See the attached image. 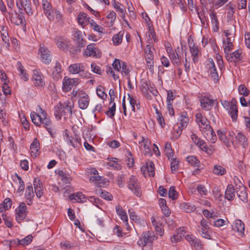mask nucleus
I'll return each mask as SVG.
<instances>
[{"mask_svg": "<svg viewBox=\"0 0 250 250\" xmlns=\"http://www.w3.org/2000/svg\"><path fill=\"white\" fill-rule=\"evenodd\" d=\"M182 59L185 60V62H184V67H185V70L187 73H188L190 71V62L188 61L187 58V52L185 51V52H182Z\"/></svg>", "mask_w": 250, "mask_h": 250, "instance_id": "nucleus-55", "label": "nucleus"}, {"mask_svg": "<svg viewBox=\"0 0 250 250\" xmlns=\"http://www.w3.org/2000/svg\"><path fill=\"white\" fill-rule=\"evenodd\" d=\"M182 238V232L181 230H178L175 234H174L171 238L173 242H178L180 241Z\"/></svg>", "mask_w": 250, "mask_h": 250, "instance_id": "nucleus-60", "label": "nucleus"}, {"mask_svg": "<svg viewBox=\"0 0 250 250\" xmlns=\"http://www.w3.org/2000/svg\"><path fill=\"white\" fill-rule=\"evenodd\" d=\"M187 160L193 167H198L199 166L200 161L194 156L187 157Z\"/></svg>", "mask_w": 250, "mask_h": 250, "instance_id": "nucleus-53", "label": "nucleus"}, {"mask_svg": "<svg viewBox=\"0 0 250 250\" xmlns=\"http://www.w3.org/2000/svg\"><path fill=\"white\" fill-rule=\"evenodd\" d=\"M16 67L17 70L20 72L19 76L21 79L23 80L24 81H28L29 79V75L20 62H17Z\"/></svg>", "mask_w": 250, "mask_h": 250, "instance_id": "nucleus-29", "label": "nucleus"}, {"mask_svg": "<svg viewBox=\"0 0 250 250\" xmlns=\"http://www.w3.org/2000/svg\"><path fill=\"white\" fill-rule=\"evenodd\" d=\"M32 79L34 85L36 86L41 87L45 85L44 77L40 71L36 69L33 71Z\"/></svg>", "mask_w": 250, "mask_h": 250, "instance_id": "nucleus-15", "label": "nucleus"}, {"mask_svg": "<svg viewBox=\"0 0 250 250\" xmlns=\"http://www.w3.org/2000/svg\"><path fill=\"white\" fill-rule=\"evenodd\" d=\"M167 108L170 109V107H172V104L171 101H172L174 99V96L173 95V92L171 90H168L167 92Z\"/></svg>", "mask_w": 250, "mask_h": 250, "instance_id": "nucleus-58", "label": "nucleus"}, {"mask_svg": "<svg viewBox=\"0 0 250 250\" xmlns=\"http://www.w3.org/2000/svg\"><path fill=\"white\" fill-rule=\"evenodd\" d=\"M71 200H75L78 202H84L86 201V198L82 192H78L69 196Z\"/></svg>", "mask_w": 250, "mask_h": 250, "instance_id": "nucleus-43", "label": "nucleus"}, {"mask_svg": "<svg viewBox=\"0 0 250 250\" xmlns=\"http://www.w3.org/2000/svg\"><path fill=\"white\" fill-rule=\"evenodd\" d=\"M88 200L95 206L100 208V205H102V201L98 198H96L94 196H90L88 197Z\"/></svg>", "mask_w": 250, "mask_h": 250, "instance_id": "nucleus-61", "label": "nucleus"}, {"mask_svg": "<svg viewBox=\"0 0 250 250\" xmlns=\"http://www.w3.org/2000/svg\"><path fill=\"white\" fill-rule=\"evenodd\" d=\"M231 141L233 146L236 147L241 146L243 148H246L249 145L247 138L241 132L238 133L235 136V139Z\"/></svg>", "mask_w": 250, "mask_h": 250, "instance_id": "nucleus-8", "label": "nucleus"}, {"mask_svg": "<svg viewBox=\"0 0 250 250\" xmlns=\"http://www.w3.org/2000/svg\"><path fill=\"white\" fill-rule=\"evenodd\" d=\"M186 239L189 243L190 245L196 250H201L203 249V244L201 241L192 235H187Z\"/></svg>", "mask_w": 250, "mask_h": 250, "instance_id": "nucleus-20", "label": "nucleus"}, {"mask_svg": "<svg viewBox=\"0 0 250 250\" xmlns=\"http://www.w3.org/2000/svg\"><path fill=\"white\" fill-rule=\"evenodd\" d=\"M213 173L217 175H223L226 173L225 168L220 165H215L213 167Z\"/></svg>", "mask_w": 250, "mask_h": 250, "instance_id": "nucleus-52", "label": "nucleus"}, {"mask_svg": "<svg viewBox=\"0 0 250 250\" xmlns=\"http://www.w3.org/2000/svg\"><path fill=\"white\" fill-rule=\"evenodd\" d=\"M156 239V237L153 232L146 231L142 234L137 242V244L140 247H144L146 245L151 244Z\"/></svg>", "mask_w": 250, "mask_h": 250, "instance_id": "nucleus-5", "label": "nucleus"}, {"mask_svg": "<svg viewBox=\"0 0 250 250\" xmlns=\"http://www.w3.org/2000/svg\"><path fill=\"white\" fill-rule=\"evenodd\" d=\"M127 187L138 197L142 195V191L138 179L136 176L131 175L127 182Z\"/></svg>", "mask_w": 250, "mask_h": 250, "instance_id": "nucleus-6", "label": "nucleus"}, {"mask_svg": "<svg viewBox=\"0 0 250 250\" xmlns=\"http://www.w3.org/2000/svg\"><path fill=\"white\" fill-rule=\"evenodd\" d=\"M90 102L89 97L84 91L81 90L78 92V105L82 109L87 108Z\"/></svg>", "mask_w": 250, "mask_h": 250, "instance_id": "nucleus-9", "label": "nucleus"}, {"mask_svg": "<svg viewBox=\"0 0 250 250\" xmlns=\"http://www.w3.org/2000/svg\"><path fill=\"white\" fill-rule=\"evenodd\" d=\"M189 47L190 52L192 57V60L194 63L198 61L199 55V49L197 46H195L194 43H189Z\"/></svg>", "mask_w": 250, "mask_h": 250, "instance_id": "nucleus-30", "label": "nucleus"}, {"mask_svg": "<svg viewBox=\"0 0 250 250\" xmlns=\"http://www.w3.org/2000/svg\"><path fill=\"white\" fill-rule=\"evenodd\" d=\"M83 55L86 57L100 58L101 56V53L96 47L95 44L91 43L87 46L86 49L83 52Z\"/></svg>", "mask_w": 250, "mask_h": 250, "instance_id": "nucleus-10", "label": "nucleus"}, {"mask_svg": "<svg viewBox=\"0 0 250 250\" xmlns=\"http://www.w3.org/2000/svg\"><path fill=\"white\" fill-rule=\"evenodd\" d=\"M88 18L85 13L80 14L78 17V21L80 24L84 27L87 23V21L89 19Z\"/></svg>", "mask_w": 250, "mask_h": 250, "instance_id": "nucleus-50", "label": "nucleus"}, {"mask_svg": "<svg viewBox=\"0 0 250 250\" xmlns=\"http://www.w3.org/2000/svg\"><path fill=\"white\" fill-rule=\"evenodd\" d=\"M225 198L229 201H232L235 196V189L232 185H228L225 191Z\"/></svg>", "mask_w": 250, "mask_h": 250, "instance_id": "nucleus-31", "label": "nucleus"}, {"mask_svg": "<svg viewBox=\"0 0 250 250\" xmlns=\"http://www.w3.org/2000/svg\"><path fill=\"white\" fill-rule=\"evenodd\" d=\"M128 99L129 100V104L131 106L132 110L134 112H135V105H136L137 108H139L136 98L131 96L129 94H128Z\"/></svg>", "mask_w": 250, "mask_h": 250, "instance_id": "nucleus-57", "label": "nucleus"}, {"mask_svg": "<svg viewBox=\"0 0 250 250\" xmlns=\"http://www.w3.org/2000/svg\"><path fill=\"white\" fill-rule=\"evenodd\" d=\"M209 16L212 24L213 30L215 32L219 31V21L216 13L212 11L209 13Z\"/></svg>", "mask_w": 250, "mask_h": 250, "instance_id": "nucleus-35", "label": "nucleus"}, {"mask_svg": "<svg viewBox=\"0 0 250 250\" xmlns=\"http://www.w3.org/2000/svg\"><path fill=\"white\" fill-rule=\"evenodd\" d=\"M80 83L78 78H70L67 76L63 78L62 81V90L64 92L70 91L73 86H76Z\"/></svg>", "mask_w": 250, "mask_h": 250, "instance_id": "nucleus-7", "label": "nucleus"}, {"mask_svg": "<svg viewBox=\"0 0 250 250\" xmlns=\"http://www.w3.org/2000/svg\"><path fill=\"white\" fill-rule=\"evenodd\" d=\"M191 139L193 142L199 147H202V146L204 145L205 142L199 139L197 136L195 134L193 133L191 134Z\"/></svg>", "mask_w": 250, "mask_h": 250, "instance_id": "nucleus-54", "label": "nucleus"}, {"mask_svg": "<svg viewBox=\"0 0 250 250\" xmlns=\"http://www.w3.org/2000/svg\"><path fill=\"white\" fill-rule=\"evenodd\" d=\"M154 48L150 44L146 45L144 49V58L146 63L151 73L154 72Z\"/></svg>", "mask_w": 250, "mask_h": 250, "instance_id": "nucleus-2", "label": "nucleus"}, {"mask_svg": "<svg viewBox=\"0 0 250 250\" xmlns=\"http://www.w3.org/2000/svg\"><path fill=\"white\" fill-rule=\"evenodd\" d=\"M165 152L168 159H172L173 156V152L172 150L171 145L168 142H167L165 144Z\"/></svg>", "mask_w": 250, "mask_h": 250, "instance_id": "nucleus-51", "label": "nucleus"}, {"mask_svg": "<svg viewBox=\"0 0 250 250\" xmlns=\"http://www.w3.org/2000/svg\"><path fill=\"white\" fill-rule=\"evenodd\" d=\"M34 186L37 197L40 198L43 194V190L41 181L35 178L34 181Z\"/></svg>", "mask_w": 250, "mask_h": 250, "instance_id": "nucleus-27", "label": "nucleus"}, {"mask_svg": "<svg viewBox=\"0 0 250 250\" xmlns=\"http://www.w3.org/2000/svg\"><path fill=\"white\" fill-rule=\"evenodd\" d=\"M11 21L15 24L19 25L24 24L25 20L22 14H16L14 16H12Z\"/></svg>", "mask_w": 250, "mask_h": 250, "instance_id": "nucleus-40", "label": "nucleus"}, {"mask_svg": "<svg viewBox=\"0 0 250 250\" xmlns=\"http://www.w3.org/2000/svg\"><path fill=\"white\" fill-rule=\"evenodd\" d=\"M34 196V193L33 187L30 184L27 187L25 190V198L27 205H30L32 204V200Z\"/></svg>", "mask_w": 250, "mask_h": 250, "instance_id": "nucleus-33", "label": "nucleus"}, {"mask_svg": "<svg viewBox=\"0 0 250 250\" xmlns=\"http://www.w3.org/2000/svg\"><path fill=\"white\" fill-rule=\"evenodd\" d=\"M112 3L116 10L120 12L122 14L121 15V18H124L125 15V6L119 2L116 1L115 0H112Z\"/></svg>", "mask_w": 250, "mask_h": 250, "instance_id": "nucleus-38", "label": "nucleus"}, {"mask_svg": "<svg viewBox=\"0 0 250 250\" xmlns=\"http://www.w3.org/2000/svg\"><path fill=\"white\" fill-rule=\"evenodd\" d=\"M207 67L210 73L211 77L214 81H218L219 79V75L217 71L216 67L213 60L211 58L208 60Z\"/></svg>", "mask_w": 250, "mask_h": 250, "instance_id": "nucleus-18", "label": "nucleus"}, {"mask_svg": "<svg viewBox=\"0 0 250 250\" xmlns=\"http://www.w3.org/2000/svg\"><path fill=\"white\" fill-rule=\"evenodd\" d=\"M197 231L203 237L208 239H211L210 228L208 225V221L204 218L201 219L200 224L197 226Z\"/></svg>", "mask_w": 250, "mask_h": 250, "instance_id": "nucleus-4", "label": "nucleus"}, {"mask_svg": "<svg viewBox=\"0 0 250 250\" xmlns=\"http://www.w3.org/2000/svg\"><path fill=\"white\" fill-rule=\"evenodd\" d=\"M42 8L44 13L50 21L54 20V13L52 7L47 0H42Z\"/></svg>", "mask_w": 250, "mask_h": 250, "instance_id": "nucleus-14", "label": "nucleus"}, {"mask_svg": "<svg viewBox=\"0 0 250 250\" xmlns=\"http://www.w3.org/2000/svg\"><path fill=\"white\" fill-rule=\"evenodd\" d=\"M232 230L237 232L240 236L242 237L244 235L245 225L244 223L239 219L236 220L232 226Z\"/></svg>", "mask_w": 250, "mask_h": 250, "instance_id": "nucleus-21", "label": "nucleus"}, {"mask_svg": "<svg viewBox=\"0 0 250 250\" xmlns=\"http://www.w3.org/2000/svg\"><path fill=\"white\" fill-rule=\"evenodd\" d=\"M195 117L196 121L202 133L205 131L204 130H207L211 128V126L208 124L207 119L203 117L201 113H197L195 115Z\"/></svg>", "mask_w": 250, "mask_h": 250, "instance_id": "nucleus-11", "label": "nucleus"}, {"mask_svg": "<svg viewBox=\"0 0 250 250\" xmlns=\"http://www.w3.org/2000/svg\"><path fill=\"white\" fill-rule=\"evenodd\" d=\"M124 34V31H121L118 33L113 36L112 41L115 45H119L122 43Z\"/></svg>", "mask_w": 250, "mask_h": 250, "instance_id": "nucleus-45", "label": "nucleus"}, {"mask_svg": "<svg viewBox=\"0 0 250 250\" xmlns=\"http://www.w3.org/2000/svg\"><path fill=\"white\" fill-rule=\"evenodd\" d=\"M27 208L24 203H20L19 207L16 209V219L18 223L23 220L27 215Z\"/></svg>", "mask_w": 250, "mask_h": 250, "instance_id": "nucleus-13", "label": "nucleus"}, {"mask_svg": "<svg viewBox=\"0 0 250 250\" xmlns=\"http://www.w3.org/2000/svg\"><path fill=\"white\" fill-rule=\"evenodd\" d=\"M95 192L97 195H99L103 199L108 201H111L113 197L111 194L105 190H103L101 188H97Z\"/></svg>", "mask_w": 250, "mask_h": 250, "instance_id": "nucleus-41", "label": "nucleus"}, {"mask_svg": "<svg viewBox=\"0 0 250 250\" xmlns=\"http://www.w3.org/2000/svg\"><path fill=\"white\" fill-rule=\"evenodd\" d=\"M155 111L157 115V120L161 126L162 127H164L165 125L164 119L162 114L159 112L157 108H156Z\"/></svg>", "mask_w": 250, "mask_h": 250, "instance_id": "nucleus-59", "label": "nucleus"}, {"mask_svg": "<svg viewBox=\"0 0 250 250\" xmlns=\"http://www.w3.org/2000/svg\"><path fill=\"white\" fill-rule=\"evenodd\" d=\"M183 208L187 212H193L196 209V207L194 205H192L190 203H183L182 205Z\"/></svg>", "mask_w": 250, "mask_h": 250, "instance_id": "nucleus-56", "label": "nucleus"}, {"mask_svg": "<svg viewBox=\"0 0 250 250\" xmlns=\"http://www.w3.org/2000/svg\"><path fill=\"white\" fill-rule=\"evenodd\" d=\"M189 122V119L187 116V114L185 113L182 114L179 118V121L177 123L178 127L182 128V129H185Z\"/></svg>", "mask_w": 250, "mask_h": 250, "instance_id": "nucleus-34", "label": "nucleus"}, {"mask_svg": "<svg viewBox=\"0 0 250 250\" xmlns=\"http://www.w3.org/2000/svg\"><path fill=\"white\" fill-rule=\"evenodd\" d=\"M217 135L221 141H222L227 147L230 146V143L229 141L226 134L222 131L218 130L217 131Z\"/></svg>", "mask_w": 250, "mask_h": 250, "instance_id": "nucleus-46", "label": "nucleus"}, {"mask_svg": "<svg viewBox=\"0 0 250 250\" xmlns=\"http://www.w3.org/2000/svg\"><path fill=\"white\" fill-rule=\"evenodd\" d=\"M20 118L21 119V122L25 130H28L29 129V123L24 115L21 114H19Z\"/></svg>", "mask_w": 250, "mask_h": 250, "instance_id": "nucleus-63", "label": "nucleus"}, {"mask_svg": "<svg viewBox=\"0 0 250 250\" xmlns=\"http://www.w3.org/2000/svg\"><path fill=\"white\" fill-rule=\"evenodd\" d=\"M73 35L74 38L77 41L78 47L82 48L85 46L86 44V41L83 38L85 36L84 32H83L78 29H76L73 32Z\"/></svg>", "mask_w": 250, "mask_h": 250, "instance_id": "nucleus-17", "label": "nucleus"}, {"mask_svg": "<svg viewBox=\"0 0 250 250\" xmlns=\"http://www.w3.org/2000/svg\"><path fill=\"white\" fill-rule=\"evenodd\" d=\"M55 41L58 47L60 49L63 50L67 49L71 45L70 41L66 38L64 37H57Z\"/></svg>", "mask_w": 250, "mask_h": 250, "instance_id": "nucleus-19", "label": "nucleus"}, {"mask_svg": "<svg viewBox=\"0 0 250 250\" xmlns=\"http://www.w3.org/2000/svg\"><path fill=\"white\" fill-rule=\"evenodd\" d=\"M197 190L199 194L202 196H206L208 192L206 187L201 184L198 185L197 187Z\"/></svg>", "mask_w": 250, "mask_h": 250, "instance_id": "nucleus-62", "label": "nucleus"}, {"mask_svg": "<svg viewBox=\"0 0 250 250\" xmlns=\"http://www.w3.org/2000/svg\"><path fill=\"white\" fill-rule=\"evenodd\" d=\"M83 64L82 63H73L68 67V71L73 74H78L79 71L83 68Z\"/></svg>", "mask_w": 250, "mask_h": 250, "instance_id": "nucleus-39", "label": "nucleus"}, {"mask_svg": "<svg viewBox=\"0 0 250 250\" xmlns=\"http://www.w3.org/2000/svg\"><path fill=\"white\" fill-rule=\"evenodd\" d=\"M223 47L225 54V57L227 60L228 61H232V57L230 56L229 52L233 49V43H223Z\"/></svg>", "mask_w": 250, "mask_h": 250, "instance_id": "nucleus-36", "label": "nucleus"}, {"mask_svg": "<svg viewBox=\"0 0 250 250\" xmlns=\"http://www.w3.org/2000/svg\"><path fill=\"white\" fill-rule=\"evenodd\" d=\"M236 185V192L237 196L242 202L246 203L248 201V193L245 186L242 183Z\"/></svg>", "mask_w": 250, "mask_h": 250, "instance_id": "nucleus-16", "label": "nucleus"}, {"mask_svg": "<svg viewBox=\"0 0 250 250\" xmlns=\"http://www.w3.org/2000/svg\"><path fill=\"white\" fill-rule=\"evenodd\" d=\"M104 88L101 86L99 85L97 87L96 92L97 95L102 99H104L106 98L107 95L103 90Z\"/></svg>", "mask_w": 250, "mask_h": 250, "instance_id": "nucleus-64", "label": "nucleus"}, {"mask_svg": "<svg viewBox=\"0 0 250 250\" xmlns=\"http://www.w3.org/2000/svg\"><path fill=\"white\" fill-rule=\"evenodd\" d=\"M59 175L61 180L65 184H69L72 180L70 174L66 171L59 170L56 172Z\"/></svg>", "mask_w": 250, "mask_h": 250, "instance_id": "nucleus-24", "label": "nucleus"}, {"mask_svg": "<svg viewBox=\"0 0 250 250\" xmlns=\"http://www.w3.org/2000/svg\"><path fill=\"white\" fill-rule=\"evenodd\" d=\"M62 71L61 64L59 62H56L52 74L54 80L57 81L62 78Z\"/></svg>", "mask_w": 250, "mask_h": 250, "instance_id": "nucleus-28", "label": "nucleus"}, {"mask_svg": "<svg viewBox=\"0 0 250 250\" xmlns=\"http://www.w3.org/2000/svg\"><path fill=\"white\" fill-rule=\"evenodd\" d=\"M236 103V102L235 100H232L231 105L229 111V114L231 116V119L233 122L236 121L238 116V108Z\"/></svg>", "mask_w": 250, "mask_h": 250, "instance_id": "nucleus-26", "label": "nucleus"}, {"mask_svg": "<svg viewBox=\"0 0 250 250\" xmlns=\"http://www.w3.org/2000/svg\"><path fill=\"white\" fill-rule=\"evenodd\" d=\"M214 102V100L210 99L206 97H203L200 99L201 106L203 108L206 110H209L211 109Z\"/></svg>", "mask_w": 250, "mask_h": 250, "instance_id": "nucleus-25", "label": "nucleus"}, {"mask_svg": "<svg viewBox=\"0 0 250 250\" xmlns=\"http://www.w3.org/2000/svg\"><path fill=\"white\" fill-rule=\"evenodd\" d=\"M180 51L182 53L184 52L182 47H178L175 51L172 48L168 47L167 49L169 57L173 64L175 66H179L181 64L182 56L180 55Z\"/></svg>", "mask_w": 250, "mask_h": 250, "instance_id": "nucleus-3", "label": "nucleus"}, {"mask_svg": "<svg viewBox=\"0 0 250 250\" xmlns=\"http://www.w3.org/2000/svg\"><path fill=\"white\" fill-rule=\"evenodd\" d=\"M204 131L202 133L205 138L211 143H214L217 140V137L212 128L211 127Z\"/></svg>", "mask_w": 250, "mask_h": 250, "instance_id": "nucleus-32", "label": "nucleus"}, {"mask_svg": "<svg viewBox=\"0 0 250 250\" xmlns=\"http://www.w3.org/2000/svg\"><path fill=\"white\" fill-rule=\"evenodd\" d=\"M33 237L31 235H28L22 239H17V244L19 245L27 246L31 243Z\"/></svg>", "mask_w": 250, "mask_h": 250, "instance_id": "nucleus-48", "label": "nucleus"}, {"mask_svg": "<svg viewBox=\"0 0 250 250\" xmlns=\"http://www.w3.org/2000/svg\"><path fill=\"white\" fill-rule=\"evenodd\" d=\"M63 135L64 140L67 142V143L71 145L74 147H77L78 145H81V139L79 138H76L75 139L72 136H70L67 130L66 129L63 132Z\"/></svg>", "mask_w": 250, "mask_h": 250, "instance_id": "nucleus-22", "label": "nucleus"}, {"mask_svg": "<svg viewBox=\"0 0 250 250\" xmlns=\"http://www.w3.org/2000/svg\"><path fill=\"white\" fill-rule=\"evenodd\" d=\"M115 158H108L107 161L104 163V166L107 168H111L113 169L120 170L122 168L121 165L117 161Z\"/></svg>", "mask_w": 250, "mask_h": 250, "instance_id": "nucleus-23", "label": "nucleus"}, {"mask_svg": "<svg viewBox=\"0 0 250 250\" xmlns=\"http://www.w3.org/2000/svg\"><path fill=\"white\" fill-rule=\"evenodd\" d=\"M146 169H147L150 176H154L155 174V167L154 164L152 161H149L146 162Z\"/></svg>", "mask_w": 250, "mask_h": 250, "instance_id": "nucleus-49", "label": "nucleus"}, {"mask_svg": "<svg viewBox=\"0 0 250 250\" xmlns=\"http://www.w3.org/2000/svg\"><path fill=\"white\" fill-rule=\"evenodd\" d=\"M241 54L242 52L239 50H235L234 52L230 53V55L232 57V61H228L230 62H239L242 61L243 57Z\"/></svg>", "mask_w": 250, "mask_h": 250, "instance_id": "nucleus-42", "label": "nucleus"}, {"mask_svg": "<svg viewBox=\"0 0 250 250\" xmlns=\"http://www.w3.org/2000/svg\"><path fill=\"white\" fill-rule=\"evenodd\" d=\"M38 112V114L34 111L31 112L30 117L32 122L38 126L43 125L51 137H54L56 133L53 131L54 128L51 126L52 122L49 117L46 111L40 106L39 107Z\"/></svg>", "mask_w": 250, "mask_h": 250, "instance_id": "nucleus-1", "label": "nucleus"}, {"mask_svg": "<svg viewBox=\"0 0 250 250\" xmlns=\"http://www.w3.org/2000/svg\"><path fill=\"white\" fill-rule=\"evenodd\" d=\"M40 149V142L37 138L34 139L30 145L31 153L32 156H37Z\"/></svg>", "mask_w": 250, "mask_h": 250, "instance_id": "nucleus-37", "label": "nucleus"}, {"mask_svg": "<svg viewBox=\"0 0 250 250\" xmlns=\"http://www.w3.org/2000/svg\"><path fill=\"white\" fill-rule=\"evenodd\" d=\"M39 53L40 54L41 59L43 62L48 64L51 62L50 52L44 45L40 44Z\"/></svg>", "mask_w": 250, "mask_h": 250, "instance_id": "nucleus-12", "label": "nucleus"}, {"mask_svg": "<svg viewBox=\"0 0 250 250\" xmlns=\"http://www.w3.org/2000/svg\"><path fill=\"white\" fill-rule=\"evenodd\" d=\"M117 214L120 216V218L124 222H127V216L125 211L123 210L120 206H117L115 207Z\"/></svg>", "mask_w": 250, "mask_h": 250, "instance_id": "nucleus-44", "label": "nucleus"}, {"mask_svg": "<svg viewBox=\"0 0 250 250\" xmlns=\"http://www.w3.org/2000/svg\"><path fill=\"white\" fill-rule=\"evenodd\" d=\"M12 205V202L10 198L5 199L2 203L0 204V211H5L10 208Z\"/></svg>", "mask_w": 250, "mask_h": 250, "instance_id": "nucleus-47", "label": "nucleus"}]
</instances>
